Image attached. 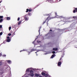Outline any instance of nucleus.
<instances>
[{"label":"nucleus","mask_w":77,"mask_h":77,"mask_svg":"<svg viewBox=\"0 0 77 77\" xmlns=\"http://www.w3.org/2000/svg\"><path fill=\"white\" fill-rule=\"evenodd\" d=\"M27 52L28 53V55H29V54H30V52H29V51H27Z\"/></svg>","instance_id":"obj_32"},{"label":"nucleus","mask_w":77,"mask_h":77,"mask_svg":"<svg viewBox=\"0 0 77 77\" xmlns=\"http://www.w3.org/2000/svg\"><path fill=\"white\" fill-rule=\"evenodd\" d=\"M37 53V52H36L35 53Z\"/></svg>","instance_id":"obj_46"},{"label":"nucleus","mask_w":77,"mask_h":77,"mask_svg":"<svg viewBox=\"0 0 77 77\" xmlns=\"http://www.w3.org/2000/svg\"><path fill=\"white\" fill-rule=\"evenodd\" d=\"M38 32H39V33H40V29H39L38 30Z\"/></svg>","instance_id":"obj_40"},{"label":"nucleus","mask_w":77,"mask_h":77,"mask_svg":"<svg viewBox=\"0 0 77 77\" xmlns=\"http://www.w3.org/2000/svg\"><path fill=\"white\" fill-rule=\"evenodd\" d=\"M24 19L25 20H26V21H27L29 19H28L27 17H25L24 18Z\"/></svg>","instance_id":"obj_12"},{"label":"nucleus","mask_w":77,"mask_h":77,"mask_svg":"<svg viewBox=\"0 0 77 77\" xmlns=\"http://www.w3.org/2000/svg\"><path fill=\"white\" fill-rule=\"evenodd\" d=\"M3 34V32H0V35H2Z\"/></svg>","instance_id":"obj_29"},{"label":"nucleus","mask_w":77,"mask_h":77,"mask_svg":"<svg viewBox=\"0 0 77 77\" xmlns=\"http://www.w3.org/2000/svg\"><path fill=\"white\" fill-rule=\"evenodd\" d=\"M56 53V52H55V51H53L52 52V53L53 54H55V53Z\"/></svg>","instance_id":"obj_31"},{"label":"nucleus","mask_w":77,"mask_h":77,"mask_svg":"<svg viewBox=\"0 0 77 77\" xmlns=\"http://www.w3.org/2000/svg\"><path fill=\"white\" fill-rule=\"evenodd\" d=\"M29 69H28L26 70V72H29Z\"/></svg>","instance_id":"obj_17"},{"label":"nucleus","mask_w":77,"mask_h":77,"mask_svg":"<svg viewBox=\"0 0 77 77\" xmlns=\"http://www.w3.org/2000/svg\"><path fill=\"white\" fill-rule=\"evenodd\" d=\"M30 76H31V77H33L34 76V74L32 73V74H30Z\"/></svg>","instance_id":"obj_8"},{"label":"nucleus","mask_w":77,"mask_h":77,"mask_svg":"<svg viewBox=\"0 0 77 77\" xmlns=\"http://www.w3.org/2000/svg\"><path fill=\"white\" fill-rule=\"evenodd\" d=\"M39 77H42V76H39Z\"/></svg>","instance_id":"obj_44"},{"label":"nucleus","mask_w":77,"mask_h":77,"mask_svg":"<svg viewBox=\"0 0 77 77\" xmlns=\"http://www.w3.org/2000/svg\"><path fill=\"white\" fill-rule=\"evenodd\" d=\"M9 30H10L11 29V27L10 26V27H9Z\"/></svg>","instance_id":"obj_30"},{"label":"nucleus","mask_w":77,"mask_h":77,"mask_svg":"<svg viewBox=\"0 0 77 77\" xmlns=\"http://www.w3.org/2000/svg\"><path fill=\"white\" fill-rule=\"evenodd\" d=\"M57 65L58 66H60L61 65V62L60 61L58 62Z\"/></svg>","instance_id":"obj_5"},{"label":"nucleus","mask_w":77,"mask_h":77,"mask_svg":"<svg viewBox=\"0 0 77 77\" xmlns=\"http://www.w3.org/2000/svg\"><path fill=\"white\" fill-rule=\"evenodd\" d=\"M62 0H59V1H61Z\"/></svg>","instance_id":"obj_45"},{"label":"nucleus","mask_w":77,"mask_h":77,"mask_svg":"<svg viewBox=\"0 0 77 77\" xmlns=\"http://www.w3.org/2000/svg\"><path fill=\"white\" fill-rule=\"evenodd\" d=\"M27 51V50H24L23 49V50L20 51V52H21V51Z\"/></svg>","instance_id":"obj_19"},{"label":"nucleus","mask_w":77,"mask_h":77,"mask_svg":"<svg viewBox=\"0 0 77 77\" xmlns=\"http://www.w3.org/2000/svg\"><path fill=\"white\" fill-rule=\"evenodd\" d=\"M55 18H59L60 17V16H58V15H56V16H55Z\"/></svg>","instance_id":"obj_14"},{"label":"nucleus","mask_w":77,"mask_h":77,"mask_svg":"<svg viewBox=\"0 0 77 77\" xmlns=\"http://www.w3.org/2000/svg\"><path fill=\"white\" fill-rule=\"evenodd\" d=\"M46 16H49L45 20V21L43 22V24H44L45 23H47V25L48 26V21L50 20H52V19H54V18H56L55 17H50V16L51 15V14H46Z\"/></svg>","instance_id":"obj_1"},{"label":"nucleus","mask_w":77,"mask_h":77,"mask_svg":"<svg viewBox=\"0 0 77 77\" xmlns=\"http://www.w3.org/2000/svg\"><path fill=\"white\" fill-rule=\"evenodd\" d=\"M32 11V9H26V12H28L29 11V12H31Z\"/></svg>","instance_id":"obj_4"},{"label":"nucleus","mask_w":77,"mask_h":77,"mask_svg":"<svg viewBox=\"0 0 77 77\" xmlns=\"http://www.w3.org/2000/svg\"><path fill=\"white\" fill-rule=\"evenodd\" d=\"M53 1L54 3H56V2L54 1V0H53Z\"/></svg>","instance_id":"obj_41"},{"label":"nucleus","mask_w":77,"mask_h":77,"mask_svg":"<svg viewBox=\"0 0 77 77\" xmlns=\"http://www.w3.org/2000/svg\"><path fill=\"white\" fill-rule=\"evenodd\" d=\"M8 36H11V33H9L8 34Z\"/></svg>","instance_id":"obj_33"},{"label":"nucleus","mask_w":77,"mask_h":77,"mask_svg":"<svg viewBox=\"0 0 77 77\" xmlns=\"http://www.w3.org/2000/svg\"><path fill=\"white\" fill-rule=\"evenodd\" d=\"M11 18H10V17H7V20H10Z\"/></svg>","instance_id":"obj_15"},{"label":"nucleus","mask_w":77,"mask_h":77,"mask_svg":"<svg viewBox=\"0 0 77 77\" xmlns=\"http://www.w3.org/2000/svg\"><path fill=\"white\" fill-rule=\"evenodd\" d=\"M35 77H39V74L37 73H35Z\"/></svg>","instance_id":"obj_7"},{"label":"nucleus","mask_w":77,"mask_h":77,"mask_svg":"<svg viewBox=\"0 0 77 77\" xmlns=\"http://www.w3.org/2000/svg\"><path fill=\"white\" fill-rule=\"evenodd\" d=\"M2 21H3V19H1L0 20V23H2Z\"/></svg>","instance_id":"obj_28"},{"label":"nucleus","mask_w":77,"mask_h":77,"mask_svg":"<svg viewBox=\"0 0 77 77\" xmlns=\"http://www.w3.org/2000/svg\"><path fill=\"white\" fill-rule=\"evenodd\" d=\"M35 40H36V39L32 42V44H34V45H35Z\"/></svg>","instance_id":"obj_25"},{"label":"nucleus","mask_w":77,"mask_h":77,"mask_svg":"<svg viewBox=\"0 0 77 77\" xmlns=\"http://www.w3.org/2000/svg\"><path fill=\"white\" fill-rule=\"evenodd\" d=\"M34 72L33 71V70H31L30 71V73H33Z\"/></svg>","instance_id":"obj_16"},{"label":"nucleus","mask_w":77,"mask_h":77,"mask_svg":"<svg viewBox=\"0 0 77 77\" xmlns=\"http://www.w3.org/2000/svg\"><path fill=\"white\" fill-rule=\"evenodd\" d=\"M7 62H8V63H10L11 62V60H8L7 61Z\"/></svg>","instance_id":"obj_20"},{"label":"nucleus","mask_w":77,"mask_h":77,"mask_svg":"<svg viewBox=\"0 0 77 77\" xmlns=\"http://www.w3.org/2000/svg\"><path fill=\"white\" fill-rule=\"evenodd\" d=\"M39 6V4L38 5H37L35 6L36 8H37V7H38V6Z\"/></svg>","instance_id":"obj_34"},{"label":"nucleus","mask_w":77,"mask_h":77,"mask_svg":"<svg viewBox=\"0 0 77 77\" xmlns=\"http://www.w3.org/2000/svg\"><path fill=\"white\" fill-rule=\"evenodd\" d=\"M41 42V41H38V40L37 41V43H40V42Z\"/></svg>","instance_id":"obj_24"},{"label":"nucleus","mask_w":77,"mask_h":77,"mask_svg":"<svg viewBox=\"0 0 77 77\" xmlns=\"http://www.w3.org/2000/svg\"><path fill=\"white\" fill-rule=\"evenodd\" d=\"M42 75L43 76H48V75L47 74H46L44 72H42L41 73Z\"/></svg>","instance_id":"obj_3"},{"label":"nucleus","mask_w":77,"mask_h":77,"mask_svg":"<svg viewBox=\"0 0 77 77\" xmlns=\"http://www.w3.org/2000/svg\"><path fill=\"white\" fill-rule=\"evenodd\" d=\"M52 32V30H51V29L50 30L49 32H48L49 34H51V32Z\"/></svg>","instance_id":"obj_9"},{"label":"nucleus","mask_w":77,"mask_h":77,"mask_svg":"<svg viewBox=\"0 0 77 77\" xmlns=\"http://www.w3.org/2000/svg\"><path fill=\"white\" fill-rule=\"evenodd\" d=\"M20 19V17H18L17 19V21H19Z\"/></svg>","instance_id":"obj_35"},{"label":"nucleus","mask_w":77,"mask_h":77,"mask_svg":"<svg viewBox=\"0 0 77 77\" xmlns=\"http://www.w3.org/2000/svg\"><path fill=\"white\" fill-rule=\"evenodd\" d=\"M54 55H55V54H53L52 56L51 57V59H53V57H54Z\"/></svg>","instance_id":"obj_11"},{"label":"nucleus","mask_w":77,"mask_h":77,"mask_svg":"<svg viewBox=\"0 0 77 77\" xmlns=\"http://www.w3.org/2000/svg\"><path fill=\"white\" fill-rule=\"evenodd\" d=\"M60 18H63V17H62V16H60L59 17Z\"/></svg>","instance_id":"obj_27"},{"label":"nucleus","mask_w":77,"mask_h":77,"mask_svg":"<svg viewBox=\"0 0 77 77\" xmlns=\"http://www.w3.org/2000/svg\"><path fill=\"white\" fill-rule=\"evenodd\" d=\"M27 15L28 16H29V17H30V16H31L32 14H31V13H29L27 14Z\"/></svg>","instance_id":"obj_13"},{"label":"nucleus","mask_w":77,"mask_h":77,"mask_svg":"<svg viewBox=\"0 0 77 77\" xmlns=\"http://www.w3.org/2000/svg\"><path fill=\"white\" fill-rule=\"evenodd\" d=\"M15 32H14L13 33V36H14V35H15Z\"/></svg>","instance_id":"obj_38"},{"label":"nucleus","mask_w":77,"mask_h":77,"mask_svg":"<svg viewBox=\"0 0 77 77\" xmlns=\"http://www.w3.org/2000/svg\"><path fill=\"white\" fill-rule=\"evenodd\" d=\"M62 57H61L60 58V59L59 60V61H60V60H62Z\"/></svg>","instance_id":"obj_26"},{"label":"nucleus","mask_w":77,"mask_h":77,"mask_svg":"<svg viewBox=\"0 0 77 77\" xmlns=\"http://www.w3.org/2000/svg\"><path fill=\"white\" fill-rule=\"evenodd\" d=\"M7 39L6 41L7 42H11V39L9 38L10 37L9 36H7Z\"/></svg>","instance_id":"obj_2"},{"label":"nucleus","mask_w":77,"mask_h":77,"mask_svg":"<svg viewBox=\"0 0 77 77\" xmlns=\"http://www.w3.org/2000/svg\"><path fill=\"white\" fill-rule=\"evenodd\" d=\"M36 51V49H32L31 50L30 52H32V51Z\"/></svg>","instance_id":"obj_10"},{"label":"nucleus","mask_w":77,"mask_h":77,"mask_svg":"<svg viewBox=\"0 0 77 77\" xmlns=\"http://www.w3.org/2000/svg\"><path fill=\"white\" fill-rule=\"evenodd\" d=\"M47 1L48 2H52V0H48V1H46V2H47Z\"/></svg>","instance_id":"obj_22"},{"label":"nucleus","mask_w":77,"mask_h":77,"mask_svg":"<svg viewBox=\"0 0 77 77\" xmlns=\"http://www.w3.org/2000/svg\"><path fill=\"white\" fill-rule=\"evenodd\" d=\"M58 50V48H53V51H57Z\"/></svg>","instance_id":"obj_6"},{"label":"nucleus","mask_w":77,"mask_h":77,"mask_svg":"<svg viewBox=\"0 0 77 77\" xmlns=\"http://www.w3.org/2000/svg\"><path fill=\"white\" fill-rule=\"evenodd\" d=\"M39 29H40H40H41V27H39Z\"/></svg>","instance_id":"obj_39"},{"label":"nucleus","mask_w":77,"mask_h":77,"mask_svg":"<svg viewBox=\"0 0 77 77\" xmlns=\"http://www.w3.org/2000/svg\"><path fill=\"white\" fill-rule=\"evenodd\" d=\"M73 13H75L76 12V10H74L73 11Z\"/></svg>","instance_id":"obj_21"},{"label":"nucleus","mask_w":77,"mask_h":77,"mask_svg":"<svg viewBox=\"0 0 77 77\" xmlns=\"http://www.w3.org/2000/svg\"><path fill=\"white\" fill-rule=\"evenodd\" d=\"M21 23V21H19L18 23V25H20Z\"/></svg>","instance_id":"obj_18"},{"label":"nucleus","mask_w":77,"mask_h":77,"mask_svg":"<svg viewBox=\"0 0 77 77\" xmlns=\"http://www.w3.org/2000/svg\"><path fill=\"white\" fill-rule=\"evenodd\" d=\"M3 18V16H0V19H2Z\"/></svg>","instance_id":"obj_23"},{"label":"nucleus","mask_w":77,"mask_h":77,"mask_svg":"<svg viewBox=\"0 0 77 77\" xmlns=\"http://www.w3.org/2000/svg\"><path fill=\"white\" fill-rule=\"evenodd\" d=\"M2 25H0V29H2Z\"/></svg>","instance_id":"obj_36"},{"label":"nucleus","mask_w":77,"mask_h":77,"mask_svg":"<svg viewBox=\"0 0 77 77\" xmlns=\"http://www.w3.org/2000/svg\"><path fill=\"white\" fill-rule=\"evenodd\" d=\"M55 14L56 16V15H57V12H55Z\"/></svg>","instance_id":"obj_37"},{"label":"nucleus","mask_w":77,"mask_h":77,"mask_svg":"<svg viewBox=\"0 0 77 77\" xmlns=\"http://www.w3.org/2000/svg\"><path fill=\"white\" fill-rule=\"evenodd\" d=\"M2 1L0 2V3H2Z\"/></svg>","instance_id":"obj_42"},{"label":"nucleus","mask_w":77,"mask_h":77,"mask_svg":"<svg viewBox=\"0 0 77 77\" xmlns=\"http://www.w3.org/2000/svg\"><path fill=\"white\" fill-rule=\"evenodd\" d=\"M0 56H2V54H0Z\"/></svg>","instance_id":"obj_43"}]
</instances>
